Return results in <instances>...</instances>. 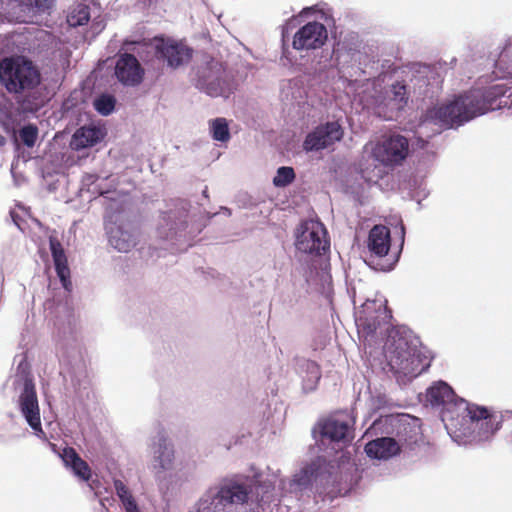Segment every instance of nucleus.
Returning <instances> with one entry per match:
<instances>
[{"label": "nucleus", "instance_id": "29", "mask_svg": "<svg viewBox=\"0 0 512 512\" xmlns=\"http://www.w3.org/2000/svg\"><path fill=\"white\" fill-rule=\"evenodd\" d=\"M378 313L379 316H376L372 323L368 324V328L370 331H376V329L382 324V323H389V321L392 318V311L390 308H388L387 304H384L380 306Z\"/></svg>", "mask_w": 512, "mask_h": 512}, {"label": "nucleus", "instance_id": "10", "mask_svg": "<svg viewBox=\"0 0 512 512\" xmlns=\"http://www.w3.org/2000/svg\"><path fill=\"white\" fill-rule=\"evenodd\" d=\"M391 369L397 373L417 375L423 371L420 368V359L417 350L411 348L407 343H399L391 352L388 360Z\"/></svg>", "mask_w": 512, "mask_h": 512}, {"label": "nucleus", "instance_id": "28", "mask_svg": "<svg viewBox=\"0 0 512 512\" xmlns=\"http://www.w3.org/2000/svg\"><path fill=\"white\" fill-rule=\"evenodd\" d=\"M95 109L102 115H109L115 107V99L111 95H101L95 100Z\"/></svg>", "mask_w": 512, "mask_h": 512}, {"label": "nucleus", "instance_id": "2", "mask_svg": "<svg viewBox=\"0 0 512 512\" xmlns=\"http://www.w3.org/2000/svg\"><path fill=\"white\" fill-rule=\"evenodd\" d=\"M488 110L485 99L479 93L468 92L453 101L427 111V118L445 128L458 127Z\"/></svg>", "mask_w": 512, "mask_h": 512}, {"label": "nucleus", "instance_id": "13", "mask_svg": "<svg viewBox=\"0 0 512 512\" xmlns=\"http://www.w3.org/2000/svg\"><path fill=\"white\" fill-rule=\"evenodd\" d=\"M459 406L464 407L466 416L472 423L480 424L479 429L483 430L484 437L487 438L489 435H493L499 429L500 423L485 407L468 404L464 399L459 400Z\"/></svg>", "mask_w": 512, "mask_h": 512}, {"label": "nucleus", "instance_id": "14", "mask_svg": "<svg viewBox=\"0 0 512 512\" xmlns=\"http://www.w3.org/2000/svg\"><path fill=\"white\" fill-rule=\"evenodd\" d=\"M49 246L57 276L59 277L63 288L67 291H71L72 282L70 280V269L65 250L61 242L55 236L49 237Z\"/></svg>", "mask_w": 512, "mask_h": 512}, {"label": "nucleus", "instance_id": "25", "mask_svg": "<svg viewBox=\"0 0 512 512\" xmlns=\"http://www.w3.org/2000/svg\"><path fill=\"white\" fill-rule=\"evenodd\" d=\"M156 461L161 470H166L171 467L174 452L172 448L167 444L166 439L162 438L158 444V450L155 452Z\"/></svg>", "mask_w": 512, "mask_h": 512}, {"label": "nucleus", "instance_id": "6", "mask_svg": "<svg viewBox=\"0 0 512 512\" xmlns=\"http://www.w3.org/2000/svg\"><path fill=\"white\" fill-rule=\"evenodd\" d=\"M251 490L247 485L236 482L229 483L220 487L218 492L208 500H201L199 512H221L229 504H244L248 500Z\"/></svg>", "mask_w": 512, "mask_h": 512}, {"label": "nucleus", "instance_id": "3", "mask_svg": "<svg viewBox=\"0 0 512 512\" xmlns=\"http://www.w3.org/2000/svg\"><path fill=\"white\" fill-rule=\"evenodd\" d=\"M198 86L212 97H228L235 89L231 75L221 62L210 61L201 72Z\"/></svg>", "mask_w": 512, "mask_h": 512}, {"label": "nucleus", "instance_id": "22", "mask_svg": "<svg viewBox=\"0 0 512 512\" xmlns=\"http://www.w3.org/2000/svg\"><path fill=\"white\" fill-rule=\"evenodd\" d=\"M209 130L213 140L226 143L230 140L231 134L226 118L218 117L209 121Z\"/></svg>", "mask_w": 512, "mask_h": 512}, {"label": "nucleus", "instance_id": "32", "mask_svg": "<svg viewBox=\"0 0 512 512\" xmlns=\"http://www.w3.org/2000/svg\"><path fill=\"white\" fill-rule=\"evenodd\" d=\"M54 0H28L29 4L38 10H45L51 7Z\"/></svg>", "mask_w": 512, "mask_h": 512}, {"label": "nucleus", "instance_id": "23", "mask_svg": "<svg viewBox=\"0 0 512 512\" xmlns=\"http://www.w3.org/2000/svg\"><path fill=\"white\" fill-rule=\"evenodd\" d=\"M322 468V465L320 463V460L313 461L307 466H305L299 474L295 476L294 481L299 486H308L313 483V481H316L317 478L320 475V470Z\"/></svg>", "mask_w": 512, "mask_h": 512}, {"label": "nucleus", "instance_id": "4", "mask_svg": "<svg viewBox=\"0 0 512 512\" xmlns=\"http://www.w3.org/2000/svg\"><path fill=\"white\" fill-rule=\"evenodd\" d=\"M296 248L300 252L315 255H322L328 251L330 241L325 226L314 220L304 222L296 239Z\"/></svg>", "mask_w": 512, "mask_h": 512}, {"label": "nucleus", "instance_id": "34", "mask_svg": "<svg viewBox=\"0 0 512 512\" xmlns=\"http://www.w3.org/2000/svg\"><path fill=\"white\" fill-rule=\"evenodd\" d=\"M362 175H363V178H365L366 180H368V181H372V178H370V177L366 176V174H365V170H362Z\"/></svg>", "mask_w": 512, "mask_h": 512}, {"label": "nucleus", "instance_id": "12", "mask_svg": "<svg viewBox=\"0 0 512 512\" xmlns=\"http://www.w3.org/2000/svg\"><path fill=\"white\" fill-rule=\"evenodd\" d=\"M115 75L122 84L136 86L141 83L144 70L133 54L125 53L116 62Z\"/></svg>", "mask_w": 512, "mask_h": 512}, {"label": "nucleus", "instance_id": "31", "mask_svg": "<svg viewBox=\"0 0 512 512\" xmlns=\"http://www.w3.org/2000/svg\"><path fill=\"white\" fill-rule=\"evenodd\" d=\"M393 99L399 103H406V86L400 83L392 85Z\"/></svg>", "mask_w": 512, "mask_h": 512}, {"label": "nucleus", "instance_id": "24", "mask_svg": "<svg viewBox=\"0 0 512 512\" xmlns=\"http://www.w3.org/2000/svg\"><path fill=\"white\" fill-rule=\"evenodd\" d=\"M114 488L126 512H139L137 503L130 493L129 488L119 479H114Z\"/></svg>", "mask_w": 512, "mask_h": 512}, {"label": "nucleus", "instance_id": "1", "mask_svg": "<svg viewBox=\"0 0 512 512\" xmlns=\"http://www.w3.org/2000/svg\"><path fill=\"white\" fill-rule=\"evenodd\" d=\"M42 82L39 67L29 58L12 55L0 60V84L15 97L30 96Z\"/></svg>", "mask_w": 512, "mask_h": 512}, {"label": "nucleus", "instance_id": "7", "mask_svg": "<svg viewBox=\"0 0 512 512\" xmlns=\"http://www.w3.org/2000/svg\"><path fill=\"white\" fill-rule=\"evenodd\" d=\"M409 154V141L400 134H393L378 143L373 155L386 166L401 165Z\"/></svg>", "mask_w": 512, "mask_h": 512}, {"label": "nucleus", "instance_id": "16", "mask_svg": "<svg viewBox=\"0 0 512 512\" xmlns=\"http://www.w3.org/2000/svg\"><path fill=\"white\" fill-rule=\"evenodd\" d=\"M391 245L390 230L384 225H375L369 232L367 247L372 255L384 257Z\"/></svg>", "mask_w": 512, "mask_h": 512}, {"label": "nucleus", "instance_id": "33", "mask_svg": "<svg viewBox=\"0 0 512 512\" xmlns=\"http://www.w3.org/2000/svg\"><path fill=\"white\" fill-rule=\"evenodd\" d=\"M5 143H6L5 137L0 134V147L4 146Z\"/></svg>", "mask_w": 512, "mask_h": 512}, {"label": "nucleus", "instance_id": "9", "mask_svg": "<svg viewBox=\"0 0 512 512\" xmlns=\"http://www.w3.org/2000/svg\"><path fill=\"white\" fill-rule=\"evenodd\" d=\"M328 33L324 24L311 21L302 26L293 36L292 47L295 50H315L327 41Z\"/></svg>", "mask_w": 512, "mask_h": 512}, {"label": "nucleus", "instance_id": "19", "mask_svg": "<svg viewBox=\"0 0 512 512\" xmlns=\"http://www.w3.org/2000/svg\"><path fill=\"white\" fill-rule=\"evenodd\" d=\"M428 400L435 406H459V400L453 389L445 382H438L427 391Z\"/></svg>", "mask_w": 512, "mask_h": 512}, {"label": "nucleus", "instance_id": "30", "mask_svg": "<svg viewBox=\"0 0 512 512\" xmlns=\"http://www.w3.org/2000/svg\"><path fill=\"white\" fill-rule=\"evenodd\" d=\"M19 135L27 147H33L37 141L38 129L34 125H26L20 130Z\"/></svg>", "mask_w": 512, "mask_h": 512}, {"label": "nucleus", "instance_id": "11", "mask_svg": "<svg viewBox=\"0 0 512 512\" xmlns=\"http://www.w3.org/2000/svg\"><path fill=\"white\" fill-rule=\"evenodd\" d=\"M19 406L29 426L37 434H44L35 385L31 380H26L24 383L23 391L19 396Z\"/></svg>", "mask_w": 512, "mask_h": 512}, {"label": "nucleus", "instance_id": "8", "mask_svg": "<svg viewBox=\"0 0 512 512\" xmlns=\"http://www.w3.org/2000/svg\"><path fill=\"white\" fill-rule=\"evenodd\" d=\"M343 129L338 122H327L317 126L306 136L303 148L306 151H319L330 147L343 138Z\"/></svg>", "mask_w": 512, "mask_h": 512}, {"label": "nucleus", "instance_id": "27", "mask_svg": "<svg viewBox=\"0 0 512 512\" xmlns=\"http://www.w3.org/2000/svg\"><path fill=\"white\" fill-rule=\"evenodd\" d=\"M295 172L292 167L282 166L278 168L273 184L276 187H286L295 180Z\"/></svg>", "mask_w": 512, "mask_h": 512}, {"label": "nucleus", "instance_id": "20", "mask_svg": "<svg viewBox=\"0 0 512 512\" xmlns=\"http://www.w3.org/2000/svg\"><path fill=\"white\" fill-rule=\"evenodd\" d=\"M103 136L101 129L95 126H83L75 131L70 145L74 150L79 151L96 145Z\"/></svg>", "mask_w": 512, "mask_h": 512}, {"label": "nucleus", "instance_id": "26", "mask_svg": "<svg viewBox=\"0 0 512 512\" xmlns=\"http://www.w3.org/2000/svg\"><path fill=\"white\" fill-rule=\"evenodd\" d=\"M90 20V11L89 7L86 5H79L69 16L68 23L69 25L76 27L82 26L89 22Z\"/></svg>", "mask_w": 512, "mask_h": 512}, {"label": "nucleus", "instance_id": "21", "mask_svg": "<svg viewBox=\"0 0 512 512\" xmlns=\"http://www.w3.org/2000/svg\"><path fill=\"white\" fill-rule=\"evenodd\" d=\"M109 242L119 252H128L136 245V236L122 226L109 229Z\"/></svg>", "mask_w": 512, "mask_h": 512}, {"label": "nucleus", "instance_id": "5", "mask_svg": "<svg viewBox=\"0 0 512 512\" xmlns=\"http://www.w3.org/2000/svg\"><path fill=\"white\" fill-rule=\"evenodd\" d=\"M153 50L155 58L171 69L188 63L193 55V50L189 46L171 38H154Z\"/></svg>", "mask_w": 512, "mask_h": 512}, {"label": "nucleus", "instance_id": "18", "mask_svg": "<svg viewBox=\"0 0 512 512\" xmlns=\"http://www.w3.org/2000/svg\"><path fill=\"white\" fill-rule=\"evenodd\" d=\"M66 467L71 468L73 473L83 481H88L92 471L88 463L83 460L73 447H65L60 453Z\"/></svg>", "mask_w": 512, "mask_h": 512}, {"label": "nucleus", "instance_id": "15", "mask_svg": "<svg viewBox=\"0 0 512 512\" xmlns=\"http://www.w3.org/2000/svg\"><path fill=\"white\" fill-rule=\"evenodd\" d=\"M400 445L391 437H381L368 442L365 452L370 458L387 460L400 453Z\"/></svg>", "mask_w": 512, "mask_h": 512}, {"label": "nucleus", "instance_id": "17", "mask_svg": "<svg viewBox=\"0 0 512 512\" xmlns=\"http://www.w3.org/2000/svg\"><path fill=\"white\" fill-rule=\"evenodd\" d=\"M319 426L321 435L331 441L345 440L350 429L348 421L336 416L324 419Z\"/></svg>", "mask_w": 512, "mask_h": 512}]
</instances>
